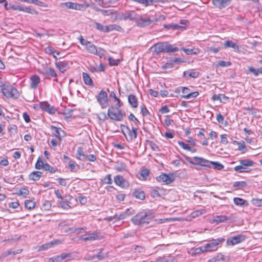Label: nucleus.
I'll list each match as a JSON object with an SVG mask.
<instances>
[{
    "mask_svg": "<svg viewBox=\"0 0 262 262\" xmlns=\"http://www.w3.org/2000/svg\"><path fill=\"white\" fill-rule=\"evenodd\" d=\"M118 18L121 20H127L134 21L136 25L140 27H145L151 24L153 20L147 16L141 15L135 11H126L118 14Z\"/></svg>",
    "mask_w": 262,
    "mask_h": 262,
    "instance_id": "obj_1",
    "label": "nucleus"
},
{
    "mask_svg": "<svg viewBox=\"0 0 262 262\" xmlns=\"http://www.w3.org/2000/svg\"><path fill=\"white\" fill-rule=\"evenodd\" d=\"M110 97L113 98L115 101L117 102V103L115 105L114 107H111L112 109L115 108L117 110V113H114L110 108H108L107 111V115L110 118V119L112 120L117 121H121L123 120V117L125 116V113L119 109L123 105V103L119 98H118L114 92L112 91L110 93Z\"/></svg>",
    "mask_w": 262,
    "mask_h": 262,
    "instance_id": "obj_2",
    "label": "nucleus"
},
{
    "mask_svg": "<svg viewBox=\"0 0 262 262\" xmlns=\"http://www.w3.org/2000/svg\"><path fill=\"white\" fill-rule=\"evenodd\" d=\"M153 48L154 49L155 52L157 55L160 54L163 52L171 53L178 51L179 50L177 47H174L166 42L157 43L153 46Z\"/></svg>",
    "mask_w": 262,
    "mask_h": 262,
    "instance_id": "obj_3",
    "label": "nucleus"
},
{
    "mask_svg": "<svg viewBox=\"0 0 262 262\" xmlns=\"http://www.w3.org/2000/svg\"><path fill=\"white\" fill-rule=\"evenodd\" d=\"M151 219V215L146 212H141L132 218V222L136 225L142 224H148Z\"/></svg>",
    "mask_w": 262,
    "mask_h": 262,
    "instance_id": "obj_4",
    "label": "nucleus"
},
{
    "mask_svg": "<svg viewBox=\"0 0 262 262\" xmlns=\"http://www.w3.org/2000/svg\"><path fill=\"white\" fill-rule=\"evenodd\" d=\"M240 163L239 165L236 166L234 167V169L235 171L239 173L244 172H248L247 170V167L252 166L254 164L253 161L250 159H243L239 160Z\"/></svg>",
    "mask_w": 262,
    "mask_h": 262,
    "instance_id": "obj_5",
    "label": "nucleus"
},
{
    "mask_svg": "<svg viewBox=\"0 0 262 262\" xmlns=\"http://www.w3.org/2000/svg\"><path fill=\"white\" fill-rule=\"evenodd\" d=\"M224 238H220L217 239H213L210 241L209 243H207L205 245L203 246L204 251L206 252L207 251H216L218 247L217 246L224 241Z\"/></svg>",
    "mask_w": 262,
    "mask_h": 262,
    "instance_id": "obj_6",
    "label": "nucleus"
},
{
    "mask_svg": "<svg viewBox=\"0 0 262 262\" xmlns=\"http://www.w3.org/2000/svg\"><path fill=\"white\" fill-rule=\"evenodd\" d=\"M97 100L102 108H105L107 106L108 97L105 91L101 90L96 96Z\"/></svg>",
    "mask_w": 262,
    "mask_h": 262,
    "instance_id": "obj_7",
    "label": "nucleus"
},
{
    "mask_svg": "<svg viewBox=\"0 0 262 262\" xmlns=\"http://www.w3.org/2000/svg\"><path fill=\"white\" fill-rule=\"evenodd\" d=\"M2 92L7 98H12L17 93L16 89L9 85H4L2 89Z\"/></svg>",
    "mask_w": 262,
    "mask_h": 262,
    "instance_id": "obj_8",
    "label": "nucleus"
},
{
    "mask_svg": "<svg viewBox=\"0 0 262 262\" xmlns=\"http://www.w3.org/2000/svg\"><path fill=\"white\" fill-rule=\"evenodd\" d=\"M72 256V253H62L60 255L52 257L49 259V262H61L64 259L70 260Z\"/></svg>",
    "mask_w": 262,
    "mask_h": 262,
    "instance_id": "obj_9",
    "label": "nucleus"
},
{
    "mask_svg": "<svg viewBox=\"0 0 262 262\" xmlns=\"http://www.w3.org/2000/svg\"><path fill=\"white\" fill-rule=\"evenodd\" d=\"M190 89L187 87H183L182 92L184 95H181L182 98L185 99H190L191 98H196L199 94V92L195 91L193 92H190Z\"/></svg>",
    "mask_w": 262,
    "mask_h": 262,
    "instance_id": "obj_10",
    "label": "nucleus"
},
{
    "mask_svg": "<svg viewBox=\"0 0 262 262\" xmlns=\"http://www.w3.org/2000/svg\"><path fill=\"white\" fill-rule=\"evenodd\" d=\"M245 239V235L239 234L228 238L227 241V244L229 245H234L243 242Z\"/></svg>",
    "mask_w": 262,
    "mask_h": 262,
    "instance_id": "obj_11",
    "label": "nucleus"
},
{
    "mask_svg": "<svg viewBox=\"0 0 262 262\" xmlns=\"http://www.w3.org/2000/svg\"><path fill=\"white\" fill-rule=\"evenodd\" d=\"M156 180L159 182H163L166 184H169L173 182L174 178L172 175L169 176L163 173L157 177Z\"/></svg>",
    "mask_w": 262,
    "mask_h": 262,
    "instance_id": "obj_12",
    "label": "nucleus"
},
{
    "mask_svg": "<svg viewBox=\"0 0 262 262\" xmlns=\"http://www.w3.org/2000/svg\"><path fill=\"white\" fill-rule=\"evenodd\" d=\"M231 0H212L213 5L220 10L229 5Z\"/></svg>",
    "mask_w": 262,
    "mask_h": 262,
    "instance_id": "obj_13",
    "label": "nucleus"
},
{
    "mask_svg": "<svg viewBox=\"0 0 262 262\" xmlns=\"http://www.w3.org/2000/svg\"><path fill=\"white\" fill-rule=\"evenodd\" d=\"M61 6L63 8H66L68 9H72L75 10H80L83 8V6L79 5L77 3L72 2H66L62 3L60 4Z\"/></svg>",
    "mask_w": 262,
    "mask_h": 262,
    "instance_id": "obj_14",
    "label": "nucleus"
},
{
    "mask_svg": "<svg viewBox=\"0 0 262 262\" xmlns=\"http://www.w3.org/2000/svg\"><path fill=\"white\" fill-rule=\"evenodd\" d=\"M194 160L196 162V163L198 164H200L202 166L206 167L207 168H211V162L209 160L205 159L203 158L194 157L193 158Z\"/></svg>",
    "mask_w": 262,
    "mask_h": 262,
    "instance_id": "obj_15",
    "label": "nucleus"
},
{
    "mask_svg": "<svg viewBox=\"0 0 262 262\" xmlns=\"http://www.w3.org/2000/svg\"><path fill=\"white\" fill-rule=\"evenodd\" d=\"M114 182L117 185L122 188H126L128 186V183L120 175H118L114 178Z\"/></svg>",
    "mask_w": 262,
    "mask_h": 262,
    "instance_id": "obj_16",
    "label": "nucleus"
},
{
    "mask_svg": "<svg viewBox=\"0 0 262 262\" xmlns=\"http://www.w3.org/2000/svg\"><path fill=\"white\" fill-rule=\"evenodd\" d=\"M232 222V220L230 216L226 215H217L214 217L213 219V222L216 223L229 222L231 223Z\"/></svg>",
    "mask_w": 262,
    "mask_h": 262,
    "instance_id": "obj_17",
    "label": "nucleus"
},
{
    "mask_svg": "<svg viewBox=\"0 0 262 262\" xmlns=\"http://www.w3.org/2000/svg\"><path fill=\"white\" fill-rule=\"evenodd\" d=\"M87 235H88L87 236H85V235H82L80 236V238L85 242L88 241H95L100 239L99 236L95 232L88 233Z\"/></svg>",
    "mask_w": 262,
    "mask_h": 262,
    "instance_id": "obj_18",
    "label": "nucleus"
},
{
    "mask_svg": "<svg viewBox=\"0 0 262 262\" xmlns=\"http://www.w3.org/2000/svg\"><path fill=\"white\" fill-rule=\"evenodd\" d=\"M30 88L33 89H36L40 82V77L37 75L32 76L30 78Z\"/></svg>",
    "mask_w": 262,
    "mask_h": 262,
    "instance_id": "obj_19",
    "label": "nucleus"
},
{
    "mask_svg": "<svg viewBox=\"0 0 262 262\" xmlns=\"http://www.w3.org/2000/svg\"><path fill=\"white\" fill-rule=\"evenodd\" d=\"M55 64L56 67L61 73H64L69 67L68 63L66 61H56Z\"/></svg>",
    "mask_w": 262,
    "mask_h": 262,
    "instance_id": "obj_20",
    "label": "nucleus"
},
{
    "mask_svg": "<svg viewBox=\"0 0 262 262\" xmlns=\"http://www.w3.org/2000/svg\"><path fill=\"white\" fill-rule=\"evenodd\" d=\"M138 128L132 127V129L129 130L128 134H126V139L127 141L131 142L133 139H135L137 136Z\"/></svg>",
    "mask_w": 262,
    "mask_h": 262,
    "instance_id": "obj_21",
    "label": "nucleus"
},
{
    "mask_svg": "<svg viewBox=\"0 0 262 262\" xmlns=\"http://www.w3.org/2000/svg\"><path fill=\"white\" fill-rule=\"evenodd\" d=\"M40 107L49 113L50 114H53L55 113V110L54 108L51 106L48 102H43L40 103Z\"/></svg>",
    "mask_w": 262,
    "mask_h": 262,
    "instance_id": "obj_22",
    "label": "nucleus"
},
{
    "mask_svg": "<svg viewBox=\"0 0 262 262\" xmlns=\"http://www.w3.org/2000/svg\"><path fill=\"white\" fill-rule=\"evenodd\" d=\"M128 101L133 108H136L138 106V99L135 95L130 94L128 96Z\"/></svg>",
    "mask_w": 262,
    "mask_h": 262,
    "instance_id": "obj_23",
    "label": "nucleus"
},
{
    "mask_svg": "<svg viewBox=\"0 0 262 262\" xmlns=\"http://www.w3.org/2000/svg\"><path fill=\"white\" fill-rule=\"evenodd\" d=\"M51 132L59 140H61V132L63 134H64V132L63 130L60 128H57L55 126L51 127Z\"/></svg>",
    "mask_w": 262,
    "mask_h": 262,
    "instance_id": "obj_24",
    "label": "nucleus"
},
{
    "mask_svg": "<svg viewBox=\"0 0 262 262\" xmlns=\"http://www.w3.org/2000/svg\"><path fill=\"white\" fill-rule=\"evenodd\" d=\"M99 250L100 252L98 254L90 256L88 258H86V260H94L96 258H98V260L103 259L106 256V254L102 253V251L103 250L102 249H99Z\"/></svg>",
    "mask_w": 262,
    "mask_h": 262,
    "instance_id": "obj_25",
    "label": "nucleus"
},
{
    "mask_svg": "<svg viewBox=\"0 0 262 262\" xmlns=\"http://www.w3.org/2000/svg\"><path fill=\"white\" fill-rule=\"evenodd\" d=\"M42 73L52 76L53 77H55L57 76V74L54 69L50 67H46L45 68H43V71L42 72Z\"/></svg>",
    "mask_w": 262,
    "mask_h": 262,
    "instance_id": "obj_26",
    "label": "nucleus"
},
{
    "mask_svg": "<svg viewBox=\"0 0 262 262\" xmlns=\"http://www.w3.org/2000/svg\"><path fill=\"white\" fill-rule=\"evenodd\" d=\"M106 32H111L114 30H116L119 32H123V29L120 26L116 24H112L108 26H106Z\"/></svg>",
    "mask_w": 262,
    "mask_h": 262,
    "instance_id": "obj_27",
    "label": "nucleus"
},
{
    "mask_svg": "<svg viewBox=\"0 0 262 262\" xmlns=\"http://www.w3.org/2000/svg\"><path fill=\"white\" fill-rule=\"evenodd\" d=\"M163 27L168 30L172 29L173 30H178V29H181L184 30L185 29V27L183 26H180L178 24H164L163 25Z\"/></svg>",
    "mask_w": 262,
    "mask_h": 262,
    "instance_id": "obj_28",
    "label": "nucleus"
},
{
    "mask_svg": "<svg viewBox=\"0 0 262 262\" xmlns=\"http://www.w3.org/2000/svg\"><path fill=\"white\" fill-rule=\"evenodd\" d=\"M42 174V172L41 171H33L29 174V178L30 180L37 181L41 178Z\"/></svg>",
    "mask_w": 262,
    "mask_h": 262,
    "instance_id": "obj_29",
    "label": "nucleus"
},
{
    "mask_svg": "<svg viewBox=\"0 0 262 262\" xmlns=\"http://www.w3.org/2000/svg\"><path fill=\"white\" fill-rule=\"evenodd\" d=\"M82 78L84 83L88 85H93V81L88 74L83 72L82 73Z\"/></svg>",
    "mask_w": 262,
    "mask_h": 262,
    "instance_id": "obj_30",
    "label": "nucleus"
},
{
    "mask_svg": "<svg viewBox=\"0 0 262 262\" xmlns=\"http://www.w3.org/2000/svg\"><path fill=\"white\" fill-rule=\"evenodd\" d=\"M234 203L237 206H248V203L247 201L239 198H235L233 199Z\"/></svg>",
    "mask_w": 262,
    "mask_h": 262,
    "instance_id": "obj_31",
    "label": "nucleus"
},
{
    "mask_svg": "<svg viewBox=\"0 0 262 262\" xmlns=\"http://www.w3.org/2000/svg\"><path fill=\"white\" fill-rule=\"evenodd\" d=\"M133 195L136 198L141 200H143L145 199V193L140 189L135 190Z\"/></svg>",
    "mask_w": 262,
    "mask_h": 262,
    "instance_id": "obj_32",
    "label": "nucleus"
},
{
    "mask_svg": "<svg viewBox=\"0 0 262 262\" xmlns=\"http://www.w3.org/2000/svg\"><path fill=\"white\" fill-rule=\"evenodd\" d=\"M86 49L90 53L94 54L97 52L96 47L90 41L86 44Z\"/></svg>",
    "mask_w": 262,
    "mask_h": 262,
    "instance_id": "obj_33",
    "label": "nucleus"
},
{
    "mask_svg": "<svg viewBox=\"0 0 262 262\" xmlns=\"http://www.w3.org/2000/svg\"><path fill=\"white\" fill-rule=\"evenodd\" d=\"M224 47L225 48L230 47V48L234 49L235 50H236V51L239 50V47L237 45H236L234 42H232V41H230V40H227L225 42Z\"/></svg>",
    "mask_w": 262,
    "mask_h": 262,
    "instance_id": "obj_34",
    "label": "nucleus"
},
{
    "mask_svg": "<svg viewBox=\"0 0 262 262\" xmlns=\"http://www.w3.org/2000/svg\"><path fill=\"white\" fill-rule=\"evenodd\" d=\"M77 158L81 160L85 161L86 159V156L84 155L82 148L81 147H78L77 150Z\"/></svg>",
    "mask_w": 262,
    "mask_h": 262,
    "instance_id": "obj_35",
    "label": "nucleus"
},
{
    "mask_svg": "<svg viewBox=\"0 0 262 262\" xmlns=\"http://www.w3.org/2000/svg\"><path fill=\"white\" fill-rule=\"evenodd\" d=\"M21 251H22V249H18V250H15V251H12L11 250H9L6 252L3 253L2 255V256L5 257H6L7 256H8L9 255H11V254H13V255H15L17 254L21 253Z\"/></svg>",
    "mask_w": 262,
    "mask_h": 262,
    "instance_id": "obj_36",
    "label": "nucleus"
},
{
    "mask_svg": "<svg viewBox=\"0 0 262 262\" xmlns=\"http://www.w3.org/2000/svg\"><path fill=\"white\" fill-rule=\"evenodd\" d=\"M25 206L26 208L31 210L35 207V203L32 200H26L25 201Z\"/></svg>",
    "mask_w": 262,
    "mask_h": 262,
    "instance_id": "obj_37",
    "label": "nucleus"
},
{
    "mask_svg": "<svg viewBox=\"0 0 262 262\" xmlns=\"http://www.w3.org/2000/svg\"><path fill=\"white\" fill-rule=\"evenodd\" d=\"M211 168L213 167L214 169H217V170H221L224 168L223 165H222L219 162L211 161Z\"/></svg>",
    "mask_w": 262,
    "mask_h": 262,
    "instance_id": "obj_38",
    "label": "nucleus"
},
{
    "mask_svg": "<svg viewBox=\"0 0 262 262\" xmlns=\"http://www.w3.org/2000/svg\"><path fill=\"white\" fill-rule=\"evenodd\" d=\"M181 50L187 55H196L198 54L199 52V50L198 49H195V51H194V50L191 49H185L184 48H181Z\"/></svg>",
    "mask_w": 262,
    "mask_h": 262,
    "instance_id": "obj_39",
    "label": "nucleus"
},
{
    "mask_svg": "<svg viewBox=\"0 0 262 262\" xmlns=\"http://www.w3.org/2000/svg\"><path fill=\"white\" fill-rule=\"evenodd\" d=\"M43 169L46 171H49L52 173H55L57 170L56 168H55L53 166H50L47 162L45 163V167Z\"/></svg>",
    "mask_w": 262,
    "mask_h": 262,
    "instance_id": "obj_40",
    "label": "nucleus"
},
{
    "mask_svg": "<svg viewBox=\"0 0 262 262\" xmlns=\"http://www.w3.org/2000/svg\"><path fill=\"white\" fill-rule=\"evenodd\" d=\"M149 171L148 169L145 168L141 170L140 176L142 180H146L148 176Z\"/></svg>",
    "mask_w": 262,
    "mask_h": 262,
    "instance_id": "obj_41",
    "label": "nucleus"
},
{
    "mask_svg": "<svg viewBox=\"0 0 262 262\" xmlns=\"http://www.w3.org/2000/svg\"><path fill=\"white\" fill-rule=\"evenodd\" d=\"M45 167V163L43 162L42 160L39 158L35 164V168L37 169H43Z\"/></svg>",
    "mask_w": 262,
    "mask_h": 262,
    "instance_id": "obj_42",
    "label": "nucleus"
},
{
    "mask_svg": "<svg viewBox=\"0 0 262 262\" xmlns=\"http://www.w3.org/2000/svg\"><path fill=\"white\" fill-rule=\"evenodd\" d=\"M247 185L246 182L244 181L235 182L233 185V187L234 188H244Z\"/></svg>",
    "mask_w": 262,
    "mask_h": 262,
    "instance_id": "obj_43",
    "label": "nucleus"
},
{
    "mask_svg": "<svg viewBox=\"0 0 262 262\" xmlns=\"http://www.w3.org/2000/svg\"><path fill=\"white\" fill-rule=\"evenodd\" d=\"M95 28H96V29H97L100 31H102L103 32H107L106 30V26H104L100 23H95Z\"/></svg>",
    "mask_w": 262,
    "mask_h": 262,
    "instance_id": "obj_44",
    "label": "nucleus"
},
{
    "mask_svg": "<svg viewBox=\"0 0 262 262\" xmlns=\"http://www.w3.org/2000/svg\"><path fill=\"white\" fill-rule=\"evenodd\" d=\"M115 169L118 171H122L125 170L126 166L124 164L120 163L116 165L115 167Z\"/></svg>",
    "mask_w": 262,
    "mask_h": 262,
    "instance_id": "obj_45",
    "label": "nucleus"
},
{
    "mask_svg": "<svg viewBox=\"0 0 262 262\" xmlns=\"http://www.w3.org/2000/svg\"><path fill=\"white\" fill-rule=\"evenodd\" d=\"M106 53V51L102 48H97V52L95 53L94 54L99 56L100 58L104 56Z\"/></svg>",
    "mask_w": 262,
    "mask_h": 262,
    "instance_id": "obj_46",
    "label": "nucleus"
},
{
    "mask_svg": "<svg viewBox=\"0 0 262 262\" xmlns=\"http://www.w3.org/2000/svg\"><path fill=\"white\" fill-rule=\"evenodd\" d=\"M217 66L222 67H229L231 65V62L230 61H225L224 60H221L219 61L217 63Z\"/></svg>",
    "mask_w": 262,
    "mask_h": 262,
    "instance_id": "obj_47",
    "label": "nucleus"
},
{
    "mask_svg": "<svg viewBox=\"0 0 262 262\" xmlns=\"http://www.w3.org/2000/svg\"><path fill=\"white\" fill-rule=\"evenodd\" d=\"M51 204L49 201H46L42 205V209L45 210H49L51 208Z\"/></svg>",
    "mask_w": 262,
    "mask_h": 262,
    "instance_id": "obj_48",
    "label": "nucleus"
},
{
    "mask_svg": "<svg viewBox=\"0 0 262 262\" xmlns=\"http://www.w3.org/2000/svg\"><path fill=\"white\" fill-rule=\"evenodd\" d=\"M151 149L154 151H159L158 146L151 141H147Z\"/></svg>",
    "mask_w": 262,
    "mask_h": 262,
    "instance_id": "obj_49",
    "label": "nucleus"
},
{
    "mask_svg": "<svg viewBox=\"0 0 262 262\" xmlns=\"http://www.w3.org/2000/svg\"><path fill=\"white\" fill-rule=\"evenodd\" d=\"M58 204L60 205V206L64 209L68 210L71 208V206L64 202L59 201Z\"/></svg>",
    "mask_w": 262,
    "mask_h": 262,
    "instance_id": "obj_50",
    "label": "nucleus"
},
{
    "mask_svg": "<svg viewBox=\"0 0 262 262\" xmlns=\"http://www.w3.org/2000/svg\"><path fill=\"white\" fill-rule=\"evenodd\" d=\"M51 247V245L50 242L46 243L45 244L42 245L41 246L39 247L38 251H42L45 250H47L49 248Z\"/></svg>",
    "mask_w": 262,
    "mask_h": 262,
    "instance_id": "obj_51",
    "label": "nucleus"
},
{
    "mask_svg": "<svg viewBox=\"0 0 262 262\" xmlns=\"http://www.w3.org/2000/svg\"><path fill=\"white\" fill-rule=\"evenodd\" d=\"M45 51L47 54L53 55L56 52V51L51 47H48L45 49Z\"/></svg>",
    "mask_w": 262,
    "mask_h": 262,
    "instance_id": "obj_52",
    "label": "nucleus"
},
{
    "mask_svg": "<svg viewBox=\"0 0 262 262\" xmlns=\"http://www.w3.org/2000/svg\"><path fill=\"white\" fill-rule=\"evenodd\" d=\"M104 183L106 184H112V180L111 178V174H107L104 178Z\"/></svg>",
    "mask_w": 262,
    "mask_h": 262,
    "instance_id": "obj_53",
    "label": "nucleus"
},
{
    "mask_svg": "<svg viewBox=\"0 0 262 262\" xmlns=\"http://www.w3.org/2000/svg\"><path fill=\"white\" fill-rule=\"evenodd\" d=\"M178 144L180 146H181L183 149L189 150H191V147L187 144H185L184 142L182 141H179Z\"/></svg>",
    "mask_w": 262,
    "mask_h": 262,
    "instance_id": "obj_54",
    "label": "nucleus"
},
{
    "mask_svg": "<svg viewBox=\"0 0 262 262\" xmlns=\"http://www.w3.org/2000/svg\"><path fill=\"white\" fill-rule=\"evenodd\" d=\"M140 108H141V113L142 114V115L143 116H146L149 112L148 111V110H147V108H146V107L145 106V105H141L140 106Z\"/></svg>",
    "mask_w": 262,
    "mask_h": 262,
    "instance_id": "obj_55",
    "label": "nucleus"
},
{
    "mask_svg": "<svg viewBox=\"0 0 262 262\" xmlns=\"http://www.w3.org/2000/svg\"><path fill=\"white\" fill-rule=\"evenodd\" d=\"M121 127L122 132L124 135L125 137H126V134H128V133H129V130H130V129L128 126H125L124 125H122Z\"/></svg>",
    "mask_w": 262,
    "mask_h": 262,
    "instance_id": "obj_56",
    "label": "nucleus"
},
{
    "mask_svg": "<svg viewBox=\"0 0 262 262\" xmlns=\"http://www.w3.org/2000/svg\"><path fill=\"white\" fill-rule=\"evenodd\" d=\"M29 190L27 188H22L19 190V192L18 193V195H23L24 197H25L26 195H27L29 194Z\"/></svg>",
    "mask_w": 262,
    "mask_h": 262,
    "instance_id": "obj_57",
    "label": "nucleus"
},
{
    "mask_svg": "<svg viewBox=\"0 0 262 262\" xmlns=\"http://www.w3.org/2000/svg\"><path fill=\"white\" fill-rule=\"evenodd\" d=\"M125 217H126V216L125 214L124 213V212L121 213H120L119 215H115L113 217L114 219H116L117 220H123V219H125Z\"/></svg>",
    "mask_w": 262,
    "mask_h": 262,
    "instance_id": "obj_58",
    "label": "nucleus"
},
{
    "mask_svg": "<svg viewBox=\"0 0 262 262\" xmlns=\"http://www.w3.org/2000/svg\"><path fill=\"white\" fill-rule=\"evenodd\" d=\"M205 212V210H197V211L193 212L191 213V215L193 217H195L199 216V215L204 213Z\"/></svg>",
    "mask_w": 262,
    "mask_h": 262,
    "instance_id": "obj_59",
    "label": "nucleus"
},
{
    "mask_svg": "<svg viewBox=\"0 0 262 262\" xmlns=\"http://www.w3.org/2000/svg\"><path fill=\"white\" fill-rule=\"evenodd\" d=\"M248 70L250 73H252L255 76H258L259 74L258 69H256L252 67H250L248 68Z\"/></svg>",
    "mask_w": 262,
    "mask_h": 262,
    "instance_id": "obj_60",
    "label": "nucleus"
},
{
    "mask_svg": "<svg viewBox=\"0 0 262 262\" xmlns=\"http://www.w3.org/2000/svg\"><path fill=\"white\" fill-rule=\"evenodd\" d=\"M69 166L71 171H72V172L76 171L75 163L74 162H73L72 160H70V161L69 162Z\"/></svg>",
    "mask_w": 262,
    "mask_h": 262,
    "instance_id": "obj_61",
    "label": "nucleus"
},
{
    "mask_svg": "<svg viewBox=\"0 0 262 262\" xmlns=\"http://www.w3.org/2000/svg\"><path fill=\"white\" fill-rule=\"evenodd\" d=\"M100 12L104 16H108V15H111L113 13L112 10H111L102 9V10H100Z\"/></svg>",
    "mask_w": 262,
    "mask_h": 262,
    "instance_id": "obj_62",
    "label": "nucleus"
},
{
    "mask_svg": "<svg viewBox=\"0 0 262 262\" xmlns=\"http://www.w3.org/2000/svg\"><path fill=\"white\" fill-rule=\"evenodd\" d=\"M126 216L131 215L135 213V211L134 209L132 208H128L124 212Z\"/></svg>",
    "mask_w": 262,
    "mask_h": 262,
    "instance_id": "obj_63",
    "label": "nucleus"
},
{
    "mask_svg": "<svg viewBox=\"0 0 262 262\" xmlns=\"http://www.w3.org/2000/svg\"><path fill=\"white\" fill-rule=\"evenodd\" d=\"M128 118L130 120L134 122L136 124H137L138 123H140L138 119L136 118L133 114H130L129 115Z\"/></svg>",
    "mask_w": 262,
    "mask_h": 262,
    "instance_id": "obj_64",
    "label": "nucleus"
}]
</instances>
